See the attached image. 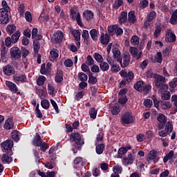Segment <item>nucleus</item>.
Listing matches in <instances>:
<instances>
[{
    "instance_id": "obj_59",
    "label": "nucleus",
    "mask_w": 177,
    "mask_h": 177,
    "mask_svg": "<svg viewBox=\"0 0 177 177\" xmlns=\"http://www.w3.org/2000/svg\"><path fill=\"white\" fill-rule=\"evenodd\" d=\"M171 102L173 103V105L177 109V95H173L171 97Z\"/></svg>"
},
{
    "instance_id": "obj_49",
    "label": "nucleus",
    "mask_w": 177,
    "mask_h": 177,
    "mask_svg": "<svg viewBox=\"0 0 177 177\" xmlns=\"http://www.w3.org/2000/svg\"><path fill=\"white\" fill-rule=\"evenodd\" d=\"M89 114H90L91 118H93V120H95V118H96V114H97V111H96L95 108H91V111H89Z\"/></svg>"
},
{
    "instance_id": "obj_63",
    "label": "nucleus",
    "mask_w": 177,
    "mask_h": 177,
    "mask_svg": "<svg viewBox=\"0 0 177 177\" xmlns=\"http://www.w3.org/2000/svg\"><path fill=\"white\" fill-rule=\"evenodd\" d=\"M41 107H43V109H49V101L47 100H42Z\"/></svg>"
},
{
    "instance_id": "obj_7",
    "label": "nucleus",
    "mask_w": 177,
    "mask_h": 177,
    "mask_svg": "<svg viewBox=\"0 0 177 177\" xmlns=\"http://www.w3.org/2000/svg\"><path fill=\"white\" fill-rule=\"evenodd\" d=\"M10 53L12 59H20L21 57V51L18 47L11 48Z\"/></svg>"
},
{
    "instance_id": "obj_14",
    "label": "nucleus",
    "mask_w": 177,
    "mask_h": 177,
    "mask_svg": "<svg viewBox=\"0 0 177 177\" xmlns=\"http://www.w3.org/2000/svg\"><path fill=\"white\" fill-rule=\"evenodd\" d=\"M1 161L3 164H10L12 162V155H9V152L3 154Z\"/></svg>"
},
{
    "instance_id": "obj_33",
    "label": "nucleus",
    "mask_w": 177,
    "mask_h": 177,
    "mask_svg": "<svg viewBox=\"0 0 177 177\" xmlns=\"http://www.w3.org/2000/svg\"><path fill=\"white\" fill-rule=\"evenodd\" d=\"M72 34L75 41H80V39H81V32H80L79 30H75L72 31Z\"/></svg>"
},
{
    "instance_id": "obj_48",
    "label": "nucleus",
    "mask_w": 177,
    "mask_h": 177,
    "mask_svg": "<svg viewBox=\"0 0 177 177\" xmlns=\"http://www.w3.org/2000/svg\"><path fill=\"white\" fill-rule=\"evenodd\" d=\"M117 28V26H112L108 28V32L109 35H113L115 34V29Z\"/></svg>"
},
{
    "instance_id": "obj_4",
    "label": "nucleus",
    "mask_w": 177,
    "mask_h": 177,
    "mask_svg": "<svg viewBox=\"0 0 177 177\" xmlns=\"http://www.w3.org/2000/svg\"><path fill=\"white\" fill-rule=\"evenodd\" d=\"M3 73L5 75L10 77V75H15L16 71L12 65L7 64L3 68Z\"/></svg>"
},
{
    "instance_id": "obj_41",
    "label": "nucleus",
    "mask_w": 177,
    "mask_h": 177,
    "mask_svg": "<svg viewBox=\"0 0 177 177\" xmlns=\"http://www.w3.org/2000/svg\"><path fill=\"white\" fill-rule=\"evenodd\" d=\"M131 43L132 45H139V37L133 35L131 39Z\"/></svg>"
},
{
    "instance_id": "obj_30",
    "label": "nucleus",
    "mask_w": 177,
    "mask_h": 177,
    "mask_svg": "<svg viewBox=\"0 0 177 177\" xmlns=\"http://www.w3.org/2000/svg\"><path fill=\"white\" fill-rule=\"evenodd\" d=\"M170 23L171 24H177V9L172 13Z\"/></svg>"
},
{
    "instance_id": "obj_51",
    "label": "nucleus",
    "mask_w": 177,
    "mask_h": 177,
    "mask_svg": "<svg viewBox=\"0 0 177 177\" xmlns=\"http://www.w3.org/2000/svg\"><path fill=\"white\" fill-rule=\"evenodd\" d=\"M56 82H62L63 81V73L59 72L55 76Z\"/></svg>"
},
{
    "instance_id": "obj_56",
    "label": "nucleus",
    "mask_w": 177,
    "mask_h": 177,
    "mask_svg": "<svg viewBox=\"0 0 177 177\" xmlns=\"http://www.w3.org/2000/svg\"><path fill=\"white\" fill-rule=\"evenodd\" d=\"M6 53H8V48H6L5 46H3L1 47V59H3V57L6 56Z\"/></svg>"
},
{
    "instance_id": "obj_24",
    "label": "nucleus",
    "mask_w": 177,
    "mask_h": 177,
    "mask_svg": "<svg viewBox=\"0 0 177 177\" xmlns=\"http://www.w3.org/2000/svg\"><path fill=\"white\" fill-rule=\"evenodd\" d=\"M19 38H20V32L16 31L11 37L12 44H16L19 41Z\"/></svg>"
},
{
    "instance_id": "obj_29",
    "label": "nucleus",
    "mask_w": 177,
    "mask_h": 177,
    "mask_svg": "<svg viewBox=\"0 0 177 177\" xmlns=\"http://www.w3.org/2000/svg\"><path fill=\"white\" fill-rule=\"evenodd\" d=\"M50 60H51L52 62L59 57V54L57 53V52H56V50L55 49H52V50L50 52Z\"/></svg>"
},
{
    "instance_id": "obj_37",
    "label": "nucleus",
    "mask_w": 177,
    "mask_h": 177,
    "mask_svg": "<svg viewBox=\"0 0 177 177\" xmlns=\"http://www.w3.org/2000/svg\"><path fill=\"white\" fill-rule=\"evenodd\" d=\"M111 111L113 115H117L120 113V106L118 105H114L111 108Z\"/></svg>"
},
{
    "instance_id": "obj_47",
    "label": "nucleus",
    "mask_w": 177,
    "mask_h": 177,
    "mask_svg": "<svg viewBox=\"0 0 177 177\" xmlns=\"http://www.w3.org/2000/svg\"><path fill=\"white\" fill-rule=\"evenodd\" d=\"M26 80V76L21 75V76H17L14 77V81L15 82H23Z\"/></svg>"
},
{
    "instance_id": "obj_61",
    "label": "nucleus",
    "mask_w": 177,
    "mask_h": 177,
    "mask_svg": "<svg viewBox=\"0 0 177 177\" xmlns=\"http://www.w3.org/2000/svg\"><path fill=\"white\" fill-rule=\"evenodd\" d=\"M93 64H94L93 58H92V56L88 55L86 64H88V66H92Z\"/></svg>"
},
{
    "instance_id": "obj_2",
    "label": "nucleus",
    "mask_w": 177,
    "mask_h": 177,
    "mask_svg": "<svg viewBox=\"0 0 177 177\" xmlns=\"http://www.w3.org/2000/svg\"><path fill=\"white\" fill-rule=\"evenodd\" d=\"M1 146L2 147H3L4 150H6L9 156L13 155V152H12V147H13V140H7L3 143H1Z\"/></svg>"
},
{
    "instance_id": "obj_12",
    "label": "nucleus",
    "mask_w": 177,
    "mask_h": 177,
    "mask_svg": "<svg viewBox=\"0 0 177 177\" xmlns=\"http://www.w3.org/2000/svg\"><path fill=\"white\" fill-rule=\"evenodd\" d=\"M133 161H135V154L133 153H129L123 159V162L125 165H129V164H133Z\"/></svg>"
},
{
    "instance_id": "obj_52",
    "label": "nucleus",
    "mask_w": 177,
    "mask_h": 177,
    "mask_svg": "<svg viewBox=\"0 0 177 177\" xmlns=\"http://www.w3.org/2000/svg\"><path fill=\"white\" fill-rule=\"evenodd\" d=\"M25 19L28 21V23H31V21H32V16L31 15V12L28 11L26 12L25 13Z\"/></svg>"
},
{
    "instance_id": "obj_19",
    "label": "nucleus",
    "mask_w": 177,
    "mask_h": 177,
    "mask_svg": "<svg viewBox=\"0 0 177 177\" xmlns=\"http://www.w3.org/2000/svg\"><path fill=\"white\" fill-rule=\"evenodd\" d=\"M83 17H84L87 21L92 20V19H93V12L91 10H86L83 13Z\"/></svg>"
},
{
    "instance_id": "obj_55",
    "label": "nucleus",
    "mask_w": 177,
    "mask_h": 177,
    "mask_svg": "<svg viewBox=\"0 0 177 177\" xmlns=\"http://www.w3.org/2000/svg\"><path fill=\"white\" fill-rule=\"evenodd\" d=\"M82 37L84 41H87L88 38H89V32L86 30H84L82 32Z\"/></svg>"
},
{
    "instance_id": "obj_42",
    "label": "nucleus",
    "mask_w": 177,
    "mask_h": 177,
    "mask_svg": "<svg viewBox=\"0 0 177 177\" xmlns=\"http://www.w3.org/2000/svg\"><path fill=\"white\" fill-rule=\"evenodd\" d=\"M143 103L147 109H150L153 106V101L150 99L145 100Z\"/></svg>"
},
{
    "instance_id": "obj_28",
    "label": "nucleus",
    "mask_w": 177,
    "mask_h": 177,
    "mask_svg": "<svg viewBox=\"0 0 177 177\" xmlns=\"http://www.w3.org/2000/svg\"><path fill=\"white\" fill-rule=\"evenodd\" d=\"M6 85L10 88L11 91H14L15 92H17V87L16 86V84H13L12 82L10 81L6 82Z\"/></svg>"
},
{
    "instance_id": "obj_15",
    "label": "nucleus",
    "mask_w": 177,
    "mask_h": 177,
    "mask_svg": "<svg viewBox=\"0 0 177 177\" xmlns=\"http://www.w3.org/2000/svg\"><path fill=\"white\" fill-rule=\"evenodd\" d=\"M32 143L35 146H37V147H39V146H42L43 142L42 140L41 139V136H39V133H36Z\"/></svg>"
},
{
    "instance_id": "obj_53",
    "label": "nucleus",
    "mask_w": 177,
    "mask_h": 177,
    "mask_svg": "<svg viewBox=\"0 0 177 177\" xmlns=\"http://www.w3.org/2000/svg\"><path fill=\"white\" fill-rule=\"evenodd\" d=\"M133 73L132 71H129L126 76L127 82H131V81L133 80Z\"/></svg>"
},
{
    "instance_id": "obj_10",
    "label": "nucleus",
    "mask_w": 177,
    "mask_h": 177,
    "mask_svg": "<svg viewBox=\"0 0 177 177\" xmlns=\"http://www.w3.org/2000/svg\"><path fill=\"white\" fill-rule=\"evenodd\" d=\"M129 52L136 59V60H139L141 57H143V53L140 51L139 53H138V48L135 47H130Z\"/></svg>"
},
{
    "instance_id": "obj_64",
    "label": "nucleus",
    "mask_w": 177,
    "mask_h": 177,
    "mask_svg": "<svg viewBox=\"0 0 177 177\" xmlns=\"http://www.w3.org/2000/svg\"><path fill=\"white\" fill-rule=\"evenodd\" d=\"M177 85V77L173 79V80L169 83V86L171 88H176Z\"/></svg>"
},
{
    "instance_id": "obj_20",
    "label": "nucleus",
    "mask_w": 177,
    "mask_h": 177,
    "mask_svg": "<svg viewBox=\"0 0 177 177\" xmlns=\"http://www.w3.org/2000/svg\"><path fill=\"white\" fill-rule=\"evenodd\" d=\"M128 21L132 24H135L136 21V16H135V11H131L128 15Z\"/></svg>"
},
{
    "instance_id": "obj_43",
    "label": "nucleus",
    "mask_w": 177,
    "mask_h": 177,
    "mask_svg": "<svg viewBox=\"0 0 177 177\" xmlns=\"http://www.w3.org/2000/svg\"><path fill=\"white\" fill-rule=\"evenodd\" d=\"M46 80V77H44V76H40L37 80V85H39L40 86L44 85V84H45V81Z\"/></svg>"
},
{
    "instance_id": "obj_44",
    "label": "nucleus",
    "mask_w": 177,
    "mask_h": 177,
    "mask_svg": "<svg viewBox=\"0 0 177 177\" xmlns=\"http://www.w3.org/2000/svg\"><path fill=\"white\" fill-rule=\"evenodd\" d=\"M165 131L167 133H171L172 132V123L171 122H168L165 127Z\"/></svg>"
},
{
    "instance_id": "obj_1",
    "label": "nucleus",
    "mask_w": 177,
    "mask_h": 177,
    "mask_svg": "<svg viewBox=\"0 0 177 177\" xmlns=\"http://www.w3.org/2000/svg\"><path fill=\"white\" fill-rule=\"evenodd\" d=\"M70 140H71V142H75L76 144L75 147L77 149H80L85 143L84 139L81 138V135L79 134V133H72L70 136Z\"/></svg>"
},
{
    "instance_id": "obj_31",
    "label": "nucleus",
    "mask_w": 177,
    "mask_h": 177,
    "mask_svg": "<svg viewBox=\"0 0 177 177\" xmlns=\"http://www.w3.org/2000/svg\"><path fill=\"white\" fill-rule=\"evenodd\" d=\"M100 68L102 71H108L110 66H109L107 62H102L100 64Z\"/></svg>"
},
{
    "instance_id": "obj_26",
    "label": "nucleus",
    "mask_w": 177,
    "mask_h": 177,
    "mask_svg": "<svg viewBox=\"0 0 177 177\" xmlns=\"http://www.w3.org/2000/svg\"><path fill=\"white\" fill-rule=\"evenodd\" d=\"M134 88L138 92H142L143 91V81L137 82L134 85Z\"/></svg>"
},
{
    "instance_id": "obj_25",
    "label": "nucleus",
    "mask_w": 177,
    "mask_h": 177,
    "mask_svg": "<svg viewBox=\"0 0 177 177\" xmlns=\"http://www.w3.org/2000/svg\"><path fill=\"white\" fill-rule=\"evenodd\" d=\"M104 144H98L95 148L97 154H102L104 151Z\"/></svg>"
},
{
    "instance_id": "obj_23",
    "label": "nucleus",
    "mask_w": 177,
    "mask_h": 177,
    "mask_svg": "<svg viewBox=\"0 0 177 177\" xmlns=\"http://www.w3.org/2000/svg\"><path fill=\"white\" fill-rule=\"evenodd\" d=\"M127 17L128 13L127 12H122L119 17V23L120 24H124V23L127 21Z\"/></svg>"
},
{
    "instance_id": "obj_18",
    "label": "nucleus",
    "mask_w": 177,
    "mask_h": 177,
    "mask_svg": "<svg viewBox=\"0 0 177 177\" xmlns=\"http://www.w3.org/2000/svg\"><path fill=\"white\" fill-rule=\"evenodd\" d=\"M112 52L113 53V58L117 60V62H121V52L117 48L113 49Z\"/></svg>"
},
{
    "instance_id": "obj_9",
    "label": "nucleus",
    "mask_w": 177,
    "mask_h": 177,
    "mask_svg": "<svg viewBox=\"0 0 177 177\" xmlns=\"http://www.w3.org/2000/svg\"><path fill=\"white\" fill-rule=\"evenodd\" d=\"M154 84L156 88H160L162 85L165 84V78L164 76L156 75L155 76Z\"/></svg>"
},
{
    "instance_id": "obj_58",
    "label": "nucleus",
    "mask_w": 177,
    "mask_h": 177,
    "mask_svg": "<svg viewBox=\"0 0 177 177\" xmlns=\"http://www.w3.org/2000/svg\"><path fill=\"white\" fill-rule=\"evenodd\" d=\"M113 172L114 174H121V172H122V167L118 165H115L113 167Z\"/></svg>"
},
{
    "instance_id": "obj_34",
    "label": "nucleus",
    "mask_w": 177,
    "mask_h": 177,
    "mask_svg": "<svg viewBox=\"0 0 177 177\" xmlns=\"http://www.w3.org/2000/svg\"><path fill=\"white\" fill-rule=\"evenodd\" d=\"M154 17H156V12H151L149 14L147 21L145 22V26H147L146 24H147V21L148 23H150V21H153V20H154Z\"/></svg>"
},
{
    "instance_id": "obj_62",
    "label": "nucleus",
    "mask_w": 177,
    "mask_h": 177,
    "mask_svg": "<svg viewBox=\"0 0 177 177\" xmlns=\"http://www.w3.org/2000/svg\"><path fill=\"white\" fill-rule=\"evenodd\" d=\"M73 64H74V63L73 62V60L70 59H66L64 61V66L66 67H73Z\"/></svg>"
},
{
    "instance_id": "obj_60",
    "label": "nucleus",
    "mask_w": 177,
    "mask_h": 177,
    "mask_svg": "<svg viewBox=\"0 0 177 177\" xmlns=\"http://www.w3.org/2000/svg\"><path fill=\"white\" fill-rule=\"evenodd\" d=\"M33 48L35 53H38V50H39V43L37 41H33Z\"/></svg>"
},
{
    "instance_id": "obj_8",
    "label": "nucleus",
    "mask_w": 177,
    "mask_h": 177,
    "mask_svg": "<svg viewBox=\"0 0 177 177\" xmlns=\"http://www.w3.org/2000/svg\"><path fill=\"white\" fill-rule=\"evenodd\" d=\"M9 10H0V13L1 18L0 19V21L1 24H8L9 23V15H8V12Z\"/></svg>"
},
{
    "instance_id": "obj_6",
    "label": "nucleus",
    "mask_w": 177,
    "mask_h": 177,
    "mask_svg": "<svg viewBox=\"0 0 177 177\" xmlns=\"http://www.w3.org/2000/svg\"><path fill=\"white\" fill-rule=\"evenodd\" d=\"M131 60V55L129 53L124 54L123 57L121 58V61L119 62L120 63L121 67L125 68V67H128L129 66V62Z\"/></svg>"
},
{
    "instance_id": "obj_11",
    "label": "nucleus",
    "mask_w": 177,
    "mask_h": 177,
    "mask_svg": "<svg viewBox=\"0 0 177 177\" xmlns=\"http://www.w3.org/2000/svg\"><path fill=\"white\" fill-rule=\"evenodd\" d=\"M122 121L124 122V124H132V122H133L132 115H131L129 113H124V115L122 117Z\"/></svg>"
},
{
    "instance_id": "obj_21",
    "label": "nucleus",
    "mask_w": 177,
    "mask_h": 177,
    "mask_svg": "<svg viewBox=\"0 0 177 177\" xmlns=\"http://www.w3.org/2000/svg\"><path fill=\"white\" fill-rule=\"evenodd\" d=\"M90 35L93 41H97L99 38V31H97L96 29H92L90 31Z\"/></svg>"
},
{
    "instance_id": "obj_39",
    "label": "nucleus",
    "mask_w": 177,
    "mask_h": 177,
    "mask_svg": "<svg viewBox=\"0 0 177 177\" xmlns=\"http://www.w3.org/2000/svg\"><path fill=\"white\" fill-rule=\"evenodd\" d=\"M93 57L96 60V62H98V63H102L104 60L102 55L99 54L98 53H94Z\"/></svg>"
},
{
    "instance_id": "obj_36",
    "label": "nucleus",
    "mask_w": 177,
    "mask_h": 177,
    "mask_svg": "<svg viewBox=\"0 0 177 177\" xmlns=\"http://www.w3.org/2000/svg\"><path fill=\"white\" fill-rule=\"evenodd\" d=\"M11 137L13 140L15 142H19L20 138H19V131L15 130L13 132L11 133Z\"/></svg>"
},
{
    "instance_id": "obj_38",
    "label": "nucleus",
    "mask_w": 177,
    "mask_h": 177,
    "mask_svg": "<svg viewBox=\"0 0 177 177\" xmlns=\"http://www.w3.org/2000/svg\"><path fill=\"white\" fill-rule=\"evenodd\" d=\"M158 93H163L164 92L168 91V85L165 84H162L160 87H158Z\"/></svg>"
},
{
    "instance_id": "obj_40",
    "label": "nucleus",
    "mask_w": 177,
    "mask_h": 177,
    "mask_svg": "<svg viewBox=\"0 0 177 177\" xmlns=\"http://www.w3.org/2000/svg\"><path fill=\"white\" fill-rule=\"evenodd\" d=\"M88 82L89 84H92V85H95V84L97 82V78L93 77L92 73H90L88 76Z\"/></svg>"
},
{
    "instance_id": "obj_22",
    "label": "nucleus",
    "mask_w": 177,
    "mask_h": 177,
    "mask_svg": "<svg viewBox=\"0 0 177 177\" xmlns=\"http://www.w3.org/2000/svg\"><path fill=\"white\" fill-rule=\"evenodd\" d=\"M5 129H13V120L8 118L4 124Z\"/></svg>"
},
{
    "instance_id": "obj_5",
    "label": "nucleus",
    "mask_w": 177,
    "mask_h": 177,
    "mask_svg": "<svg viewBox=\"0 0 177 177\" xmlns=\"http://www.w3.org/2000/svg\"><path fill=\"white\" fill-rule=\"evenodd\" d=\"M165 41L166 42H175L176 41V36L171 29L166 30V35H165Z\"/></svg>"
},
{
    "instance_id": "obj_46",
    "label": "nucleus",
    "mask_w": 177,
    "mask_h": 177,
    "mask_svg": "<svg viewBox=\"0 0 177 177\" xmlns=\"http://www.w3.org/2000/svg\"><path fill=\"white\" fill-rule=\"evenodd\" d=\"M123 3H124L123 0H115L113 4V7L115 8V9H118L120 6H122Z\"/></svg>"
},
{
    "instance_id": "obj_57",
    "label": "nucleus",
    "mask_w": 177,
    "mask_h": 177,
    "mask_svg": "<svg viewBox=\"0 0 177 177\" xmlns=\"http://www.w3.org/2000/svg\"><path fill=\"white\" fill-rule=\"evenodd\" d=\"M36 116L37 118H42V113H41V110H39V104H38L35 109Z\"/></svg>"
},
{
    "instance_id": "obj_54",
    "label": "nucleus",
    "mask_w": 177,
    "mask_h": 177,
    "mask_svg": "<svg viewBox=\"0 0 177 177\" xmlns=\"http://www.w3.org/2000/svg\"><path fill=\"white\" fill-rule=\"evenodd\" d=\"M161 26H156L155 28V32H154V36L158 38V37H160V35L161 34Z\"/></svg>"
},
{
    "instance_id": "obj_45",
    "label": "nucleus",
    "mask_w": 177,
    "mask_h": 177,
    "mask_svg": "<svg viewBox=\"0 0 177 177\" xmlns=\"http://www.w3.org/2000/svg\"><path fill=\"white\" fill-rule=\"evenodd\" d=\"M172 107V104L169 102H164L162 103V109L167 110V109H171Z\"/></svg>"
},
{
    "instance_id": "obj_3",
    "label": "nucleus",
    "mask_w": 177,
    "mask_h": 177,
    "mask_svg": "<svg viewBox=\"0 0 177 177\" xmlns=\"http://www.w3.org/2000/svg\"><path fill=\"white\" fill-rule=\"evenodd\" d=\"M63 38H64L63 32L58 30L53 34L52 41L53 42H56V44H62L63 42Z\"/></svg>"
},
{
    "instance_id": "obj_32",
    "label": "nucleus",
    "mask_w": 177,
    "mask_h": 177,
    "mask_svg": "<svg viewBox=\"0 0 177 177\" xmlns=\"http://www.w3.org/2000/svg\"><path fill=\"white\" fill-rule=\"evenodd\" d=\"M157 120L158 122L162 123V124H166L167 122V117L162 113H159Z\"/></svg>"
},
{
    "instance_id": "obj_35",
    "label": "nucleus",
    "mask_w": 177,
    "mask_h": 177,
    "mask_svg": "<svg viewBox=\"0 0 177 177\" xmlns=\"http://www.w3.org/2000/svg\"><path fill=\"white\" fill-rule=\"evenodd\" d=\"M78 78L82 81V82H85V81H88V75L82 72L78 74Z\"/></svg>"
},
{
    "instance_id": "obj_27",
    "label": "nucleus",
    "mask_w": 177,
    "mask_h": 177,
    "mask_svg": "<svg viewBox=\"0 0 177 177\" xmlns=\"http://www.w3.org/2000/svg\"><path fill=\"white\" fill-rule=\"evenodd\" d=\"M162 100H169L171 99V93L169 91H165L160 93Z\"/></svg>"
},
{
    "instance_id": "obj_50",
    "label": "nucleus",
    "mask_w": 177,
    "mask_h": 177,
    "mask_svg": "<svg viewBox=\"0 0 177 177\" xmlns=\"http://www.w3.org/2000/svg\"><path fill=\"white\" fill-rule=\"evenodd\" d=\"M6 31L9 32V34H12V32H15L16 31V27L15 25H10L7 26Z\"/></svg>"
},
{
    "instance_id": "obj_17",
    "label": "nucleus",
    "mask_w": 177,
    "mask_h": 177,
    "mask_svg": "<svg viewBox=\"0 0 177 177\" xmlns=\"http://www.w3.org/2000/svg\"><path fill=\"white\" fill-rule=\"evenodd\" d=\"M158 154V153H157V151H156V150L150 151V152L148 153V160L149 161L153 160L154 161V162H156V161H158V160H157Z\"/></svg>"
},
{
    "instance_id": "obj_16",
    "label": "nucleus",
    "mask_w": 177,
    "mask_h": 177,
    "mask_svg": "<svg viewBox=\"0 0 177 177\" xmlns=\"http://www.w3.org/2000/svg\"><path fill=\"white\" fill-rule=\"evenodd\" d=\"M37 174L41 177H55L56 175L55 171H48L45 173L44 171H41V170H38Z\"/></svg>"
},
{
    "instance_id": "obj_13",
    "label": "nucleus",
    "mask_w": 177,
    "mask_h": 177,
    "mask_svg": "<svg viewBox=\"0 0 177 177\" xmlns=\"http://www.w3.org/2000/svg\"><path fill=\"white\" fill-rule=\"evenodd\" d=\"M100 42L102 45H109V42H110V36H109V34L102 33L100 36Z\"/></svg>"
}]
</instances>
